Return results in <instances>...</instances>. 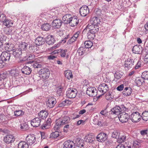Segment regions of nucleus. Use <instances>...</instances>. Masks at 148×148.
I'll return each mask as SVG.
<instances>
[{"instance_id":"nucleus-1","label":"nucleus","mask_w":148,"mask_h":148,"mask_svg":"<svg viewBox=\"0 0 148 148\" xmlns=\"http://www.w3.org/2000/svg\"><path fill=\"white\" fill-rule=\"evenodd\" d=\"M70 121V118L68 116H65L62 119L57 120L56 121V125L54 127V129L55 130H58L60 127L68 124Z\"/></svg>"},{"instance_id":"nucleus-2","label":"nucleus","mask_w":148,"mask_h":148,"mask_svg":"<svg viewBox=\"0 0 148 148\" xmlns=\"http://www.w3.org/2000/svg\"><path fill=\"white\" fill-rule=\"evenodd\" d=\"M77 91L76 89L73 88H68L66 92V95L69 98H75L77 95Z\"/></svg>"},{"instance_id":"nucleus-3","label":"nucleus","mask_w":148,"mask_h":148,"mask_svg":"<svg viewBox=\"0 0 148 148\" xmlns=\"http://www.w3.org/2000/svg\"><path fill=\"white\" fill-rule=\"evenodd\" d=\"M91 51V49H88L84 47H81L78 49L77 53L78 54L79 56H82L86 55L90 53Z\"/></svg>"},{"instance_id":"nucleus-4","label":"nucleus","mask_w":148,"mask_h":148,"mask_svg":"<svg viewBox=\"0 0 148 148\" xmlns=\"http://www.w3.org/2000/svg\"><path fill=\"white\" fill-rule=\"evenodd\" d=\"M130 117L133 122L136 123L140 121L141 116L138 112H133Z\"/></svg>"},{"instance_id":"nucleus-5","label":"nucleus","mask_w":148,"mask_h":148,"mask_svg":"<svg viewBox=\"0 0 148 148\" xmlns=\"http://www.w3.org/2000/svg\"><path fill=\"white\" fill-rule=\"evenodd\" d=\"M39 73L43 79H47L49 76L50 71L48 69L44 68L40 70Z\"/></svg>"},{"instance_id":"nucleus-6","label":"nucleus","mask_w":148,"mask_h":148,"mask_svg":"<svg viewBox=\"0 0 148 148\" xmlns=\"http://www.w3.org/2000/svg\"><path fill=\"white\" fill-rule=\"evenodd\" d=\"M88 27L89 31L92 34H95L97 33L99 30L98 25H94L88 23L87 26L86 28Z\"/></svg>"},{"instance_id":"nucleus-7","label":"nucleus","mask_w":148,"mask_h":148,"mask_svg":"<svg viewBox=\"0 0 148 148\" xmlns=\"http://www.w3.org/2000/svg\"><path fill=\"white\" fill-rule=\"evenodd\" d=\"M97 90L94 87H88L86 90V94L90 97H95L97 95Z\"/></svg>"},{"instance_id":"nucleus-8","label":"nucleus","mask_w":148,"mask_h":148,"mask_svg":"<svg viewBox=\"0 0 148 148\" xmlns=\"http://www.w3.org/2000/svg\"><path fill=\"white\" fill-rule=\"evenodd\" d=\"M26 140L28 145H32L36 141L35 136L33 134H30L27 136Z\"/></svg>"},{"instance_id":"nucleus-9","label":"nucleus","mask_w":148,"mask_h":148,"mask_svg":"<svg viewBox=\"0 0 148 148\" xmlns=\"http://www.w3.org/2000/svg\"><path fill=\"white\" fill-rule=\"evenodd\" d=\"M108 136L106 134L101 132L98 134L96 137L97 140L99 142L105 141L107 139Z\"/></svg>"},{"instance_id":"nucleus-10","label":"nucleus","mask_w":148,"mask_h":148,"mask_svg":"<svg viewBox=\"0 0 148 148\" xmlns=\"http://www.w3.org/2000/svg\"><path fill=\"white\" fill-rule=\"evenodd\" d=\"M120 121L123 123L127 122L129 118H130V115L125 112L121 113L119 117Z\"/></svg>"},{"instance_id":"nucleus-11","label":"nucleus","mask_w":148,"mask_h":148,"mask_svg":"<svg viewBox=\"0 0 148 148\" xmlns=\"http://www.w3.org/2000/svg\"><path fill=\"white\" fill-rule=\"evenodd\" d=\"M62 21L59 19L54 20L52 23V27L55 29H59L62 25Z\"/></svg>"},{"instance_id":"nucleus-12","label":"nucleus","mask_w":148,"mask_h":148,"mask_svg":"<svg viewBox=\"0 0 148 148\" xmlns=\"http://www.w3.org/2000/svg\"><path fill=\"white\" fill-rule=\"evenodd\" d=\"M12 54L16 58L21 57L22 55V49L21 48H14L12 49Z\"/></svg>"},{"instance_id":"nucleus-13","label":"nucleus","mask_w":148,"mask_h":148,"mask_svg":"<svg viewBox=\"0 0 148 148\" xmlns=\"http://www.w3.org/2000/svg\"><path fill=\"white\" fill-rule=\"evenodd\" d=\"M89 12L88 8L86 5L83 6L80 9L79 12L82 16H86Z\"/></svg>"},{"instance_id":"nucleus-14","label":"nucleus","mask_w":148,"mask_h":148,"mask_svg":"<svg viewBox=\"0 0 148 148\" xmlns=\"http://www.w3.org/2000/svg\"><path fill=\"white\" fill-rule=\"evenodd\" d=\"M41 121V119L38 117H36L31 120V123L33 127H37L40 125Z\"/></svg>"},{"instance_id":"nucleus-15","label":"nucleus","mask_w":148,"mask_h":148,"mask_svg":"<svg viewBox=\"0 0 148 148\" xmlns=\"http://www.w3.org/2000/svg\"><path fill=\"white\" fill-rule=\"evenodd\" d=\"M134 63V60L133 59H127L125 61L124 65L126 68L129 69L133 67Z\"/></svg>"},{"instance_id":"nucleus-16","label":"nucleus","mask_w":148,"mask_h":148,"mask_svg":"<svg viewBox=\"0 0 148 148\" xmlns=\"http://www.w3.org/2000/svg\"><path fill=\"white\" fill-rule=\"evenodd\" d=\"M11 54L6 51H3L0 56L1 59L4 61H9L10 58Z\"/></svg>"},{"instance_id":"nucleus-17","label":"nucleus","mask_w":148,"mask_h":148,"mask_svg":"<svg viewBox=\"0 0 148 148\" xmlns=\"http://www.w3.org/2000/svg\"><path fill=\"white\" fill-rule=\"evenodd\" d=\"M15 140L14 136L11 134L5 136L4 138L3 141L6 144H9L13 143Z\"/></svg>"},{"instance_id":"nucleus-18","label":"nucleus","mask_w":148,"mask_h":148,"mask_svg":"<svg viewBox=\"0 0 148 148\" xmlns=\"http://www.w3.org/2000/svg\"><path fill=\"white\" fill-rule=\"evenodd\" d=\"M108 85L105 83H103L99 85L98 89L100 92L105 93L109 90Z\"/></svg>"},{"instance_id":"nucleus-19","label":"nucleus","mask_w":148,"mask_h":148,"mask_svg":"<svg viewBox=\"0 0 148 148\" xmlns=\"http://www.w3.org/2000/svg\"><path fill=\"white\" fill-rule=\"evenodd\" d=\"M63 148H75V143L72 141L68 140L63 144Z\"/></svg>"},{"instance_id":"nucleus-20","label":"nucleus","mask_w":148,"mask_h":148,"mask_svg":"<svg viewBox=\"0 0 148 148\" xmlns=\"http://www.w3.org/2000/svg\"><path fill=\"white\" fill-rule=\"evenodd\" d=\"M132 92V90L131 88L130 87H126L123 90L122 93L123 96L125 97L130 96Z\"/></svg>"},{"instance_id":"nucleus-21","label":"nucleus","mask_w":148,"mask_h":148,"mask_svg":"<svg viewBox=\"0 0 148 148\" xmlns=\"http://www.w3.org/2000/svg\"><path fill=\"white\" fill-rule=\"evenodd\" d=\"M56 99L54 98H49L46 102L47 106L49 108H53L56 103Z\"/></svg>"},{"instance_id":"nucleus-22","label":"nucleus","mask_w":148,"mask_h":148,"mask_svg":"<svg viewBox=\"0 0 148 148\" xmlns=\"http://www.w3.org/2000/svg\"><path fill=\"white\" fill-rule=\"evenodd\" d=\"M70 23H69L70 25L72 27H75L79 23V20L77 16H74L71 18L70 20Z\"/></svg>"},{"instance_id":"nucleus-23","label":"nucleus","mask_w":148,"mask_h":148,"mask_svg":"<svg viewBox=\"0 0 148 148\" xmlns=\"http://www.w3.org/2000/svg\"><path fill=\"white\" fill-rule=\"evenodd\" d=\"M132 50L134 53L140 54V52H142L143 49L141 45H136L133 47Z\"/></svg>"},{"instance_id":"nucleus-24","label":"nucleus","mask_w":148,"mask_h":148,"mask_svg":"<svg viewBox=\"0 0 148 148\" xmlns=\"http://www.w3.org/2000/svg\"><path fill=\"white\" fill-rule=\"evenodd\" d=\"M120 107L118 106H116L112 108L110 110L111 114H115L117 115L120 114Z\"/></svg>"},{"instance_id":"nucleus-25","label":"nucleus","mask_w":148,"mask_h":148,"mask_svg":"<svg viewBox=\"0 0 148 148\" xmlns=\"http://www.w3.org/2000/svg\"><path fill=\"white\" fill-rule=\"evenodd\" d=\"M71 18V14H66L62 17V22L64 24H69L70 23V21Z\"/></svg>"},{"instance_id":"nucleus-26","label":"nucleus","mask_w":148,"mask_h":148,"mask_svg":"<svg viewBox=\"0 0 148 148\" xmlns=\"http://www.w3.org/2000/svg\"><path fill=\"white\" fill-rule=\"evenodd\" d=\"M35 58V56L34 54L28 53L26 54V56L23 57L22 60H32L34 59Z\"/></svg>"},{"instance_id":"nucleus-27","label":"nucleus","mask_w":148,"mask_h":148,"mask_svg":"<svg viewBox=\"0 0 148 148\" xmlns=\"http://www.w3.org/2000/svg\"><path fill=\"white\" fill-rule=\"evenodd\" d=\"M135 82L136 85L138 86H140L145 83V79L142 76L136 78Z\"/></svg>"},{"instance_id":"nucleus-28","label":"nucleus","mask_w":148,"mask_h":148,"mask_svg":"<svg viewBox=\"0 0 148 148\" xmlns=\"http://www.w3.org/2000/svg\"><path fill=\"white\" fill-rule=\"evenodd\" d=\"M45 40L43 37L38 36L35 40L36 44L38 46H40L43 44L45 43Z\"/></svg>"},{"instance_id":"nucleus-29","label":"nucleus","mask_w":148,"mask_h":148,"mask_svg":"<svg viewBox=\"0 0 148 148\" xmlns=\"http://www.w3.org/2000/svg\"><path fill=\"white\" fill-rule=\"evenodd\" d=\"M51 119L49 118L46 122H45L41 126V128L43 130L48 129L51 126Z\"/></svg>"},{"instance_id":"nucleus-30","label":"nucleus","mask_w":148,"mask_h":148,"mask_svg":"<svg viewBox=\"0 0 148 148\" xmlns=\"http://www.w3.org/2000/svg\"><path fill=\"white\" fill-rule=\"evenodd\" d=\"M32 71L31 68L27 66H24L21 69L22 73L25 75L30 74L31 73Z\"/></svg>"},{"instance_id":"nucleus-31","label":"nucleus","mask_w":148,"mask_h":148,"mask_svg":"<svg viewBox=\"0 0 148 148\" xmlns=\"http://www.w3.org/2000/svg\"><path fill=\"white\" fill-rule=\"evenodd\" d=\"M100 22V19L97 17L95 16L91 18L90 24L94 25H98L99 24Z\"/></svg>"},{"instance_id":"nucleus-32","label":"nucleus","mask_w":148,"mask_h":148,"mask_svg":"<svg viewBox=\"0 0 148 148\" xmlns=\"http://www.w3.org/2000/svg\"><path fill=\"white\" fill-rule=\"evenodd\" d=\"M45 41L47 44L50 45L53 44L55 40L54 38L52 36L49 35L47 37Z\"/></svg>"},{"instance_id":"nucleus-33","label":"nucleus","mask_w":148,"mask_h":148,"mask_svg":"<svg viewBox=\"0 0 148 148\" xmlns=\"http://www.w3.org/2000/svg\"><path fill=\"white\" fill-rule=\"evenodd\" d=\"M48 115V113L45 110H42L40 111L38 114L39 118L41 119H45Z\"/></svg>"},{"instance_id":"nucleus-34","label":"nucleus","mask_w":148,"mask_h":148,"mask_svg":"<svg viewBox=\"0 0 148 148\" xmlns=\"http://www.w3.org/2000/svg\"><path fill=\"white\" fill-rule=\"evenodd\" d=\"M28 63H32L31 66L34 68H40L42 67V65L39 62H33V61L32 60L29 61Z\"/></svg>"},{"instance_id":"nucleus-35","label":"nucleus","mask_w":148,"mask_h":148,"mask_svg":"<svg viewBox=\"0 0 148 148\" xmlns=\"http://www.w3.org/2000/svg\"><path fill=\"white\" fill-rule=\"evenodd\" d=\"M51 26L49 23H46L42 24L41 26V28L42 30L48 31L51 29Z\"/></svg>"},{"instance_id":"nucleus-36","label":"nucleus","mask_w":148,"mask_h":148,"mask_svg":"<svg viewBox=\"0 0 148 148\" xmlns=\"http://www.w3.org/2000/svg\"><path fill=\"white\" fill-rule=\"evenodd\" d=\"M28 144L25 141L20 142L18 145V148H28Z\"/></svg>"},{"instance_id":"nucleus-37","label":"nucleus","mask_w":148,"mask_h":148,"mask_svg":"<svg viewBox=\"0 0 148 148\" xmlns=\"http://www.w3.org/2000/svg\"><path fill=\"white\" fill-rule=\"evenodd\" d=\"M13 45L12 44H9L8 43H5V45L4 47H5V50L8 51L10 52L12 51L14 47H13Z\"/></svg>"},{"instance_id":"nucleus-38","label":"nucleus","mask_w":148,"mask_h":148,"mask_svg":"<svg viewBox=\"0 0 148 148\" xmlns=\"http://www.w3.org/2000/svg\"><path fill=\"white\" fill-rule=\"evenodd\" d=\"M126 136L124 135H119L117 139L118 143H121L124 142L126 139Z\"/></svg>"},{"instance_id":"nucleus-39","label":"nucleus","mask_w":148,"mask_h":148,"mask_svg":"<svg viewBox=\"0 0 148 148\" xmlns=\"http://www.w3.org/2000/svg\"><path fill=\"white\" fill-rule=\"evenodd\" d=\"M3 24L8 27H10L12 26L13 23L10 20L6 19L3 22Z\"/></svg>"},{"instance_id":"nucleus-40","label":"nucleus","mask_w":148,"mask_h":148,"mask_svg":"<svg viewBox=\"0 0 148 148\" xmlns=\"http://www.w3.org/2000/svg\"><path fill=\"white\" fill-rule=\"evenodd\" d=\"M10 73L12 76L16 78L18 77L19 75L18 71L16 69L11 70L10 72Z\"/></svg>"},{"instance_id":"nucleus-41","label":"nucleus","mask_w":148,"mask_h":148,"mask_svg":"<svg viewBox=\"0 0 148 148\" xmlns=\"http://www.w3.org/2000/svg\"><path fill=\"white\" fill-rule=\"evenodd\" d=\"M123 73L121 71H116L114 74V76L115 79L117 80L121 78L123 75Z\"/></svg>"},{"instance_id":"nucleus-42","label":"nucleus","mask_w":148,"mask_h":148,"mask_svg":"<svg viewBox=\"0 0 148 148\" xmlns=\"http://www.w3.org/2000/svg\"><path fill=\"white\" fill-rule=\"evenodd\" d=\"M64 75L65 77L69 79L70 78H72L73 77L72 72L69 70L65 71L64 72Z\"/></svg>"},{"instance_id":"nucleus-43","label":"nucleus","mask_w":148,"mask_h":148,"mask_svg":"<svg viewBox=\"0 0 148 148\" xmlns=\"http://www.w3.org/2000/svg\"><path fill=\"white\" fill-rule=\"evenodd\" d=\"M114 97L113 94L111 91L109 92L106 95V98L108 100H111Z\"/></svg>"},{"instance_id":"nucleus-44","label":"nucleus","mask_w":148,"mask_h":148,"mask_svg":"<svg viewBox=\"0 0 148 148\" xmlns=\"http://www.w3.org/2000/svg\"><path fill=\"white\" fill-rule=\"evenodd\" d=\"M60 134H61V132L59 133L58 131H56L51 134L50 137L52 138H56L59 136L60 135Z\"/></svg>"},{"instance_id":"nucleus-45","label":"nucleus","mask_w":148,"mask_h":148,"mask_svg":"<svg viewBox=\"0 0 148 148\" xmlns=\"http://www.w3.org/2000/svg\"><path fill=\"white\" fill-rule=\"evenodd\" d=\"M38 49V47L36 44L31 45L29 47V49L31 52H34L37 51Z\"/></svg>"},{"instance_id":"nucleus-46","label":"nucleus","mask_w":148,"mask_h":148,"mask_svg":"<svg viewBox=\"0 0 148 148\" xmlns=\"http://www.w3.org/2000/svg\"><path fill=\"white\" fill-rule=\"evenodd\" d=\"M84 45H85V47L88 49H91L90 48L92 46L93 43L90 41H86L85 42Z\"/></svg>"},{"instance_id":"nucleus-47","label":"nucleus","mask_w":148,"mask_h":148,"mask_svg":"<svg viewBox=\"0 0 148 148\" xmlns=\"http://www.w3.org/2000/svg\"><path fill=\"white\" fill-rule=\"evenodd\" d=\"M9 27L5 28L4 31L5 34L8 35H11L13 34L14 32H12V28L11 29L9 28Z\"/></svg>"},{"instance_id":"nucleus-48","label":"nucleus","mask_w":148,"mask_h":148,"mask_svg":"<svg viewBox=\"0 0 148 148\" xmlns=\"http://www.w3.org/2000/svg\"><path fill=\"white\" fill-rule=\"evenodd\" d=\"M85 139L86 141L88 143H92L95 140L94 138L90 136H86L85 138Z\"/></svg>"},{"instance_id":"nucleus-49","label":"nucleus","mask_w":148,"mask_h":148,"mask_svg":"<svg viewBox=\"0 0 148 148\" xmlns=\"http://www.w3.org/2000/svg\"><path fill=\"white\" fill-rule=\"evenodd\" d=\"M63 88L62 87H59L57 88V90L56 92L57 95L58 96H60L62 95L63 94Z\"/></svg>"},{"instance_id":"nucleus-50","label":"nucleus","mask_w":148,"mask_h":148,"mask_svg":"<svg viewBox=\"0 0 148 148\" xmlns=\"http://www.w3.org/2000/svg\"><path fill=\"white\" fill-rule=\"evenodd\" d=\"M28 45V44L25 42H22L21 43L19 46L22 50L23 49L24 50H26L27 49V47Z\"/></svg>"},{"instance_id":"nucleus-51","label":"nucleus","mask_w":148,"mask_h":148,"mask_svg":"<svg viewBox=\"0 0 148 148\" xmlns=\"http://www.w3.org/2000/svg\"><path fill=\"white\" fill-rule=\"evenodd\" d=\"M120 133L116 131H114L112 133L111 137L114 138H117L120 135Z\"/></svg>"},{"instance_id":"nucleus-52","label":"nucleus","mask_w":148,"mask_h":148,"mask_svg":"<svg viewBox=\"0 0 148 148\" xmlns=\"http://www.w3.org/2000/svg\"><path fill=\"white\" fill-rule=\"evenodd\" d=\"M24 112L22 110H16L14 112V115L16 116L23 115L24 114Z\"/></svg>"},{"instance_id":"nucleus-53","label":"nucleus","mask_w":148,"mask_h":148,"mask_svg":"<svg viewBox=\"0 0 148 148\" xmlns=\"http://www.w3.org/2000/svg\"><path fill=\"white\" fill-rule=\"evenodd\" d=\"M87 35L88 38L90 40H93L95 36V34H92L90 31L87 33Z\"/></svg>"},{"instance_id":"nucleus-54","label":"nucleus","mask_w":148,"mask_h":148,"mask_svg":"<svg viewBox=\"0 0 148 148\" xmlns=\"http://www.w3.org/2000/svg\"><path fill=\"white\" fill-rule=\"evenodd\" d=\"M21 129L23 131H25L28 129V125L25 123H23L20 125Z\"/></svg>"},{"instance_id":"nucleus-55","label":"nucleus","mask_w":148,"mask_h":148,"mask_svg":"<svg viewBox=\"0 0 148 148\" xmlns=\"http://www.w3.org/2000/svg\"><path fill=\"white\" fill-rule=\"evenodd\" d=\"M141 76L145 80H148V71L143 72L142 73Z\"/></svg>"},{"instance_id":"nucleus-56","label":"nucleus","mask_w":148,"mask_h":148,"mask_svg":"<svg viewBox=\"0 0 148 148\" xmlns=\"http://www.w3.org/2000/svg\"><path fill=\"white\" fill-rule=\"evenodd\" d=\"M67 51L66 49L63 50L60 49V54L62 57H65L66 55V52Z\"/></svg>"},{"instance_id":"nucleus-57","label":"nucleus","mask_w":148,"mask_h":148,"mask_svg":"<svg viewBox=\"0 0 148 148\" xmlns=\"http://www.w3.org/2000/svg\"><path fill=\"white\" fill-rule=\"evenodd\" d=\"M141 146V143H140L138 142L137 141H134L133 142V146L136 148H138Z\"/></svg>"},{"instance_id":"nucleus-58","label":"nucleus","mask_w":148,"mask_h":148,"mask_svg":"<svg viewBox=\"0 0 148 148\" xmlns=\"http://www.w3.org/2000/svg\"><path fill=\"white\" fill-rule=\"evenodd\" d=\"M6 19L5 15L3 13L0 12V21L3 23Z\"/></svg>"},{"instance_id":"nucleus-59","label":"nucleus","mask_w":148,"mask_h":148,"mask_svg":"<svg viewBox=\"0 0 148 148\" xmlns=\"http://www.w3.org/2000/svg\"><path fill=\"white\" fill-rule=\"evenodd\" d=\"M5 43H4L3 41H0V51H4L5 50Z\"/></svg>"},{"instance_id":"nucleus-60","label":"nucleus","mask_w":148,"mask_h":148,"mask_svg":"<svg viewBox=\"0 0 148 148\" xmlns=\"http://www.w3.org/2000/svg\"><path fill=\"white\" fill-rule=\"evenodd\" d=\"M70 125L68 124H65L64 126L63 131L64 132H68V130L69 128Z\"/></svg>"},{"instance_id":"nucleus-61","label":"nucleus","mask_w":148,"mask_h":148,"mask_svg":"<svg viewBox=\"0 0 148 148\" xmlns=\"http://www.w3.org/2000/svg\"><path fill=\"white\" fill-rule=\"evenodd\" d=\"M119 107L120 108H121L120 109V111L121 112L122 111H126L128 109V108H126L123 105H122L120 106Z\"/></svg>"},{"instance_id":"nucleus-62","label":"nucleus","mask_w":148,"mask_h":148,"mask_svg":"<svg viewBox=\"0 0 148 148\" xmlns=\"http://www.w3.org/2000/svg\"><path fill=\"white\" fill-rule=\"evenodd\" d=\"M7 77V75L6 72L1 73L0 74V78L3 79H4Z\"/></svg>"},{"instance_id":"nucleus-63","label":"nucleus","mask_w":148,"mask_h":148,"mask_svg":"<svg viewBox=\"0 0 148 148\" xmlns=\"http://www.w3.org/2000/svg\"><path fill=\"white\" fill-rule=\"evenodd\" d=\"M84 146V143H83V141L82 140H80L77 143V146L78 147L81 148V147H83Z\"/></svg>"},{"instance_id":"nucleus-64","label":"nucleus","mask_w":148,"mask_h":148,"mask_svg":"<svg viewBox=\"0 0 148 148\" xmlns=\"http://www.w3.org/2000/svg\"><path fill=\"white\" fill-rule=\"evenodd\" d=\"M76 40L74 38H73V37L72 36L71 38H70L69 40L67 43L68 44H70L73 43V42Z\"/></svg>"}]
</instances>
